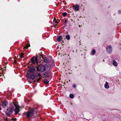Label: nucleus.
<instances>
[{
    "mask_svg": "<svg viewBox=\"0 0 121 121\" xmlns=\"http://www.w3.org/2000/svg\"><path fill=\"white\" fill-rule=\"evenodd\" d=\"M34 112V109H32L29 111L23 113L22 116H24L25 115H26L28 118H29L33 115Z\"/></svg>",
    "mask_w": 121,
    "mask_h": 121,
    "instance_id": "obj_1",
    "label": "nucleus"
},
{
    "mask_svg": "<svg viewBox=\"0 0 121 121\" xmlns=\"http://www.w3.org/2000/svg\"><path fill=\"white\" fill-rule=\"evenodd\" d=\"M13 104L16 107L14 110L15 112V115H17L18 113L20 111L19 106L18 104V103H13Z\"/></svg>",
    "mask_w": 121,
    "mask_h": 121,
    "instance_id": "obj_2",
    "label": "nucleus"
},
{
    "mask_svg": "<svg viewBox=\"0 0 121 121\" xmlns=\"http://www.w3.org/2000/svg\"><path fill=\"white\" fill-rule=\"evenodd\" d=\"M37 69L38 71H40L41 72H43L45 71L46 68L44 65H41L39 66H36Z\"/></svg>",
    "mask_w": 121,
    "mask_h": 121,
    "instance_id": "obj_3",
    "label": "nucleus"
},
{
    "mask_svg": "<svg viewBox=\"0 0 121 121\" xmlns=\"http://www.w3.org/2000/svg\"><path fill=\"white\" fill-rule=\"evenodd\" d=\"M14 108L13 106L12 105H10L7 110V112L8 113H11L13 111Z\"/></svg>",
    "mask_w": 121,
    "mask_h": 121,
    "instance_id": "obj_4",
    "label": "nucleus"
},
{
    "mask_svg": "<svg viewBox=\"0 0 121 121\" xmlns=\"http://www.w3.org/2000/svg\"><path fill=\"white\" fill-rule=\"evenodd\" d=\"M37 76L36 74H31L30 73L28 75V78L30 79L33 80Z\"/></svg>",
    "mask_w": 121,
    "mask_h": 121,
    "instance_id": "obj_5",
    "label": "nucleus"
},
{
    "mask_svg": "<svg viewBox=\"0 0 121 121\" xmlns=\"http://www.w3.org/2000/svg\"><path fill=\"white\" fill-rule=\"evenodd\" d=\"M38 57H37L35 58V56H33L32 58L31 61L33 64H35V63H37L38 61Z\"/></svg>",
    "mask_w": 121,
    "mask_h": 121,
    "instance_id": "obj_6",
    "label": "nucleus"
},
{
    "mask_svg": "<svg viewBox=\"0 0 121 121\" xmlns=\"http://www.w3.org/2000/svg\"><path fill=\"white\" fill-rule=\"evenodd\" d=\"M107 52L110 53H111L112 51V48L110 45H108L107 48Z\"/></svg>",
    "mask_w": 121,
    "mask_h": 121,
    "instance_id": "obj_7",
    "label": "nucleus"
},
{
    "mask_svg": "<svg viewBox=\"0 0 121 121\" xmlns=\"http://www.w3.org/2000/svg\"><path fill=\"white\" fill-rule=\"evenodd\" d=\"M29 70L30 72L31 73H34L35 71V69L34 68H29Z\"/></svg>",
    "mask_w": 121,
    "mask_h": 121,
    "instance_id": "obj_8",
    "label": "nucleus"
},
{
    "mask_svg": "<svg viewBox=\"0 0 121 121\" xmlns=\"http://www.w3.org/2000/svg\"><path fill=\"white\" fill-rule=\"evenodd\" d=\"M74 8L75 10L77 11L79 9V6L78 5H74L73 7Z\"/></svg>",
    "mask_w": 121,
    "mask_h": 121,
    "instance_id": "obj_9",
    "label": "nucleus"
},
{
    "mask_svg": "<svg viewBox=\"0 0 121 121\" xmlns=\"http://www.w3.org/2000/svg\"><path fill=\"white\" fill-rule=\"evenodd\" d=\"M8 104V102L7 101L4 102L2 104V106L4 108Z\"/></svg>",
    "mask_w": 121,
    "mask_h": 121,
    "instance_id": "obj_10",
    "label": "nucleus"
},
{
    "mask_svg": "<svg viewBox=\"0 0 121 121\" xmlns=\"http://www.w3.org/2000/svg\"><path fill=\"white\" fill-rule=\"evenodd\" d=\"M57 39L58 41H60L62 40V37L61 36H58L57 37Z\"/></svg>",
    "mask_w": 121,
    "mask_h": 121,
    "instance_id": "obj_11",
    "label": "nucleus"
},
{
    "mask_svg": "<svg viewBox=\"0 0 121 121\" xmlns=\"http://www.w3.org/2000/svg\"><path fill=\"white\" fill-rule=\"evenodd\" d=\"M104 86L105 87L106 89H108L109 88L108 83L107 82H106L105 83L104 85Z\"/></svg>",
    "mask_w": 121,
    "mask_h": 121,
    "instance_id": "obj_12",
    "label": "nucleus"
},
{
    "mask_svg": "<svg viewBox=\"0 0 121 121\" xmlns=\"http://www.w3.org/2000/svg\"><path fill=\"white\" fill-rule=\"evenodd\" d=\"M42 58H43V57ZM44 61L46 63H47L48 62V59L46 57H44L43 58Z\"/></svg>",
    "mask_w": 121,
    "mask_h": 121,
    "instance_id": "obj_13",
    "label": "nucleus"
},
{
    "mask_svg": "<svg viewBox=\"0 0 121 121\" xmlns=\"http://www.w3.org/2000/svg\"><path fill=\"white\" fill-rule=\"evenodd\" d=\"M113 64L115 66H117V63L114 60L113 61Z\"/></svg>",
    "mask_w": 121,
    "mask_h": 121,
    "instance_id": "obj_14",
    "label": "nucleus"
},
{
    "mask_svg": "<svg viewBox=\"0 0 121 121\" xmlns=\"http://www.w3.org/2000/svg\"><path fill=\"white\" fill-rule=\"evenodd\" d=\"M43 82L44 83L46 84H48L49 82V81L46 79H44L43 80Z\"/></svg>",
    "mask_w": 121,
    "mask_h": 121,
    "instance_id": "obj_15",
    "label": "nucleus"
},
{
    "mask_svg": "<svg viewBox=\"0 0 121 121\" xmlns=\"http://www.w3.org/2000/svg\"><path fill=\"white\" fill-rule=\"evenodd\" d=\"M30 46V45L29 44H27L26 45V46L24 47V48L25 49H27L28 47Z\"/></svg>",
    "mask_w": 121,
    "mask_h": 121,
    "instance_id": "obj_16",
    "label": "nucleus"
},
{
    "mask_svg": "<svg viewBox=\"0 0 121 121\" xmlns=\"http://www.w3.org/2000/svg\"><path fill=\"white\" fill-rule=\"evenodd\" d=\"M66 38L68 40H69L70 39V36L69 35H67L66 36Z\"/></svg>",
    "mask_w": 121,
    "mask_h": 121,
    "instance_id": "obj_17",
    "label": "nucleus"
},
{
    "mask_svg": "<svg viewBox=\"0 0 121 121\" xmlns=\"http://www.w3.org/2000/svg\"><path fill=\"white\" fill-rule=\"evenodd\" d=\"M69 97L71 98H73L74 97V95L73 94H70L69 96Z\"/></svg>",
    "mask_w": 121,
    "mask_h": 121,
    "instance_id": "obj_18",
    "label": "nucleus"
},
{
    "mask_svg": "<svg viewBox=\"0 0 121 121\" xmlns=\"http://www.w3.org/2000/svg\"><path fill=\"white\" fill-rule=\"evenodd\" d=\"M95 50L94 49H93V50L92 51V54L93 55H94L95 53Z\"/></svg>",
    "mask_w": 121,
    "mask_h": 121,
    "instance_id": "obj_19",
    "label": "nucleus"
},
{
    "mask_svg": "<svg viewBox=\"0 0 121 121\" xmlns=\"http://www.w3.org/2000/svg\"><path fill=\"white\" fill-rule=\"evenodd\" d=\"M24 54L23 53H21L20 56V57L21 58H23V56L24 55Z\"/></svg>",
    "mask_w": 121,
    "mask_h": 121,
    "instance_id": "obj_20",
    "label": "nucleus"
},
{
    "mask_svg": "<svg viewBox=\"0 0 121 121\" xmlns=\"http://www.w3.org/2000/svg\"><path fill=\"white\" fill-rule=\"evenodd\" d=\"M64 16H65L66 15L67 13H63L62 14Z\"/></svg>",
    "mask_w": 121,
    "mask_h": 121,
    "instance_id": "obj_21",
    "label": "nucleus"
},
{
    "mask_svg": "<svg viewBox=\"0 0 121 121\" xmlns=\"http://www.w3.org/2000/svg\"><path fill=\"white\" fill-rule=\"evenodd\" d=\"M41 78H39V79H37V82H39V81L40 80V79Z\"/></svg>",
    "mask_w": 121,
    "mask_h": 121,
    "instance_id": "obj_22",
    "label": "nucleus"
},
{
    "mask_svg": "<svg viewBox=\"0 0 121 121\" xmlns=\"http://www.w3.org/2000/svg\"><path fill=\"white\" fill-rule=\"evenodd\" d=\"M118 13L119 14H121V10H119L118 11Z\"/></svg>",
    "mask_w": 121,
    "mask_h": 121,
    "instance_id": "obj_23",
    "label": "nucleus"
},
{
    "mask_svg": "<svg viewBox=\"0 0 121 121\" xmlns=\"http://www.w3.org/2000/svg\"><path fill=\"white\" fill-rule=\"evenodd\" d=\"M73 87L74 88L76 87V86L75 84H73Z\"/></svg>",
    "mask_w": 121,
    "mask_h": 121,
    "instance_id": "obj_24",
    "label": "nucleus"
},
{
    "mask_svg": "<svg viewBox=\"0 0 121 121\" xmlns=\"http://www.w3.org/2000/svg\"><path fill=\"white\" fill-rule=\"evenodd\" d=\"M65 23H66L67 22V20H66L65 21Z\"/></svg>",
    "mask_w": 121,
    "mask_h": 121,
    "instance_id": "obj_25",
    "label": "nucleus"
},
{
    "mask_svg": "<svg viewBox=\"0 0 121 121\" xmlns=\"http://www.w3.org/2000/svg\"><path fill=\"white\" fill-rule=\"evenodd\" d=\"M11 113H7V114L8 115V116H9V115H10V114H11Z\"/></svg>",
    "mask_w": 121,
    "mask_h": 121,
    "instance_id": "obj_26",
    "label": "nucleus"
},
{
    "mask_svg": "<svg viewBox=\"0 0 121 121\" xmlns=\"http://www.w3.org/2000/svg\"><path fill=\"white\" fill-rule=\"evenodd\" d=\"M41 75V74L39 73L38 74V76H40Z\"/></svg>",
    "mask_w": 121,
    "mask_h": 121,
    "instance_id": "obj_27",
    "label": "nucleus"
},
{
    "mask_svg": "<svg viewBox=\"0 0 121 121\" xmlns=\"http://www.w3.org/2000/svg\"><path fill=\"white\" fill-rule=\"evenodd\" d=\"M16 62V60H15L14 61V62L15 63Z\"/></svg>",
    "mask_w": 121,
    "mask_h": 121,
    "instance_id": "obj_28",
    "label": "nucleus"
},
{
    "mask_svg": "<svg viewBox=\"0 0 121 121\" xmlns=\"http://www.w3.org/2000/svg\"><path fill=\"white\" fill-rule=\"evenodd\" d=\"M56 22L57 24H58V22H57L56 21Z\"/></svg>",
    "mask_w": 121,
    "mask_h": 121,
    "instance_id": "obj_29",
    "label": "nucleus"
},
{
    "mask_svg": "<svg viewBox=\"0 0 121 121\" xmlns=\"http://www.w3.org/2000/svg\"><path fill=\"white\" fill-rule=\"evenodd\" d=\"M35 82V81H34V82H33L34 83V82Z\"/></svg>",
    "mask_w": 121,
    "mask_h": 121,
    "instance_id": "obj_30",
    "label": "nucleus"
},
{
    "mask_svg": "<svg viewBox=\"0 0 121 121\" xmlns=\"http://www.w3.org/2000/svg\"><path fill=\"white\" fill-rule=\"evenodd\" d=\"M1 110V108H0V110Z\"/></svg>",
    "mask_w": 121,
    "mask_h": 121,
    "instance_id": "obj_31",
    "label": "nucleus"
}]
</instances>
